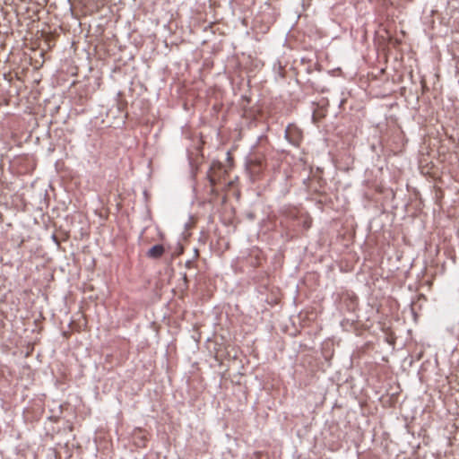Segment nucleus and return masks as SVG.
I'll return each mask as SVG.
<instances>
[{"instance_id": "3", "label": "nucleus", "mask_w": 459, "mask_h": 459, "mask_svg": "<svg viewBox=\"0 0 459 459\" xmlns=\"http://www.w3.org/2000/svg\"><path fill=\"white\" fill-rule=\"evenodd\" d=\"M226 170L223 169L221 164L213 163L211 167L210 172L208 174L210 182L212 186H215L221 182V175H225Z\"/></svg>"}, {"instance_id": "4", "label": "nucleus", "mask_w": 459, "mask_h": 459, "mask_svg": "<svg viewBox=\"0 0 459 459\" xmlns=\"http://www.w3.org/2000/svg\"><path fill=\"white\" fill-rule=\"evenodd\" d=\"M165 252V248L162 245H155L149 249L147 255L151 258H160Z\"/></svg>"}, {"instance_id": "1", "label": "nucleus", "mask_w": 459, "mask_h": 459, "mask_svg": "<svg viewBox=\"0 0 459 459\" xmlns=\"http://www.w3.org/2000/svg\"><path fill=\"white\" fill-rule=\"evenodd\" d=\"M265 169L266 161L264 153L255 152L249 156L247 162V170L252 181L262 179Z\"/></svg>"}, {"instance_id": "2", "label": "nucleus", "mask_w": 459, "mask_h": 459, "mask_svg": "<svg viewBox=\"0 0 459 459\" xmlns=\"http://www.w3.org/2000/svg\"><path fill=\"white\" fill-rule=\"evenodd\" d=\"M286 139L294 146H299L302 141V132L295 125H289L285 130Z\"/></svg>"}, {"instance_id": "5", "label": "nucleus", "mask_w": 459, "mask_h": 459, "mask_svg": "<svg viewBox=\"0 0 459 459\" xmlns=\"http://www.w3.org/2000/svg\"><path fill=\"white\" fill-rule=\"evenodd\" d=\"M115 113H118V117H119L120 121L123 122L126 116L124 114V108H123L122 104H117L116 110H113V108H110L108 111V116L114 115V117H116Z\"/></svg>"}, {"instance_id": "6", "label": "nucleus", "mask_w": 459, "mask_h": 459, "mask_svg": "<svg viewBox=\"0 0 459 459\" xmlns=\"http://www.w3.org/2000/svg\"><path fill=\"white\" fill-rule=\"evenodd\" d=\"M52 238H53V241H55V243H56L57 246H60L59 239H58V238H57L55 234L52 236Z\"/></svg>"}]
</instances>
